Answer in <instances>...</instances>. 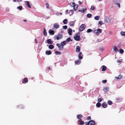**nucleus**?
Instances as JSON below:
<instances>
[{
	"label": "nucleus",
	"mask_w": 125,
	"mask_h": 125,
	"mask_svg": "<svg viewBox=\"0 0 125 125\" xmlns=\"http://www.w3.org/2000/svg\"><path fill=\"white\" fill-rule=\"evenodd\" d=\"M68 10H66L65 11L66 14H69L70 16L73 15L74 12V11L73 10H70L69 12H68Z\"/></svg>",
	"instance_id": "f257e3e1"
},
{
	"label": "nucleus",
	"mask_w": 125,
	"mask_h": 125,
	"mask_svg": "<svg viewBox=\"0 0 125 125\" xmlns=\"http://www.w3.org/2000/svg\"><path fill=\"white\" fill-rule=\"evenodd\" d=\"M85 26L84 24H82L79 29V30L80 31H83L85 28Z\"/></svg>",
	"instance_id": "f03ea898"
},
{
	"label": "nucleus",
	"mask_w": 125,
	"mask_h": 125,
	"mask_svg": "<svg viewBox=\"0 0 125 125\" xmlns=\"http://www.w3.org/2000/svg\"><path fill=\"white\" fill-rule=\"evenodd\" d=\"M62 34H58L57 35L54 36V38L57 40H58L62 38Z\"/></svg>",
	"instance_id": "7ed1b4c3"
},
{
	"label": "nucleus",
	"mask_w": 125,
	"mask_h": 125,
	"mask_svg": "<svg viewBox=\"0 0 125 125\" xmlns=\"http://www.w3.org/2000/svg\"><path fill=\"white\" fill-rule=\"evenodd\" d=\"M78 34H79V35H76L75 36H74V39L77 41H79L80 39V34L79 33H78Z\"/></svg>",
	"instance_id": "20e7f679"
},
{
	"label": "nucleus",
	"mask_w": 125,
	"mask_h": 125,
	"mask_svg": "<svg viewBox=\"0 0 125 125\" xmlns=\"http://www.w3.org/2000/svg\"><path fill=\"white\" fill-rule=\"evenodd\" d=\"M73 9L75 11L77 10L78 9V5L75 4L74 2L73 3Z\"/></svg>",
	"instance_id": "39448f33"
},
{
	"label": "nucleus",
	"mask_w": 125,
	"mask_h": 125,
	"mask_svg": "<svg viewBox=\"0 0 125 125\" xmlns=\"http://www.w3.org/2000/svg\"><path fill=\"white\" fill-rule=\"evenodd\" d=\"M97 31L96 32H95L96 35L97 36L98 35H99V33H101L102 32V30L100 29H98L97 30Z\"/></svg>",
	"instance_id": "423d86ee"
},
{
	"label": "nucleus",
	"mask_w": 125,
	"mask_h": 125,
	"mask_svg": "<svg viewBox=\"0 0 125 125\" xmlns=\"http://www.w3.org/2000/svg\"><path fill=\"white\" fill-rule=\"evenodd\" d=\"M95 122L93 120H91L89 121L87 125H95Z\"/></svg>",
	"instance_id": "0eeeda50"
},
{
	"label": "nucleus",
	"mask_w": 125,
	"mask_h": 125,
	"mask_svg": "<svg viewBox=\"0 0 125 125\" xmlns=\"http://www.w3.org/2000/svg\"><path fill=\"white\" fill-rule=\"evenodd\" d=\"M78 123L79 124L82 125L84 124V122L82 120V119H80L78 121Z\"/></svg>",
	"instance_id": "6e6552de"
},
{
	"label": "nucleus",
	"mask_w": 125,
	"mask_h": 125,
	"mask_svg": "<svg viewBox=\"0 0 125 125\" xmlns=\"http://www.w3.org/2000/svg\"><path fill=\"white\" fill-rule=\"evenodd\" d=\"M53 27L56 29L58 28L59 27V24L57 23H55L53 24Z\"/></svg>",
	"instance_id": "1a4fd4ad"
},
{
	"label": "nucleus",
	"mask_w": 125,
	"mask_h": 125,
	"mask_svg": "<svg viewBox=\"0 0 125 125\" xmlns=\"http://www.w3.org/2000/svg\"><path fill=\"white\" fill-rule=\"evenodd\" d=\"M28 81V78H24L22 81V83H27Z\"/></svg>",
	"instance_id": "9d476101"
},
{
	"label": "nucleus",
	"mask_w": 125,
	"mask_h": 125,
	"mask_svg": "<svg viewBox=\"0 0 125 125\" xmlns=\"http://www.w3.org/2000/svg\"><path fill=\"white\" fill-rule=\"evenodd\" d=\"M82 53L81 52H79V55H78V57L79 59H82L83 58L82 56L83 55H82Z\"/></svg>",
	"instance_id": "9b49d317"
},
{
	"label": "nucleus",
	"mask_w": 125,
	"mask_h": 125,
	"mask_svg": "<svg viewBox=\"0 0 125 125\" xmlns=\"http://www.w3.org/2000/svg\"><path fill=\"white\" fill-rule=\"evenodd\" d=\"M66 42L65 41H64L63 42H62L61 43V48L63 49V46L64 45H65L66 44Z\"/></svg>",
	"instance_id": "f8f14e48"
},
{
	"label": "nucleus",
	"mask_w": 125,
	"mask_h": 125,
	"mask_svg": "<svg viewBox=\"0 0 125 125\" xmlns=\"http://www.w3.org/2000/svg\"><path fill=\"white\" fill-rule=\"evenodd\" d=\"M102 106L104 108H106L107 106V104L105 102H104L102 105Z\"/></svg>",
	"instance_id": "ddd939ff"
},
{
	"label": "nucleus",
	"mask_w": 125,
	"mask_h": 125,
	"mask_svg": "<svg viewBox=\"0 0 125 125\" xmlns=\"http://www.w3.org/2000/svg\"><path fill=\"white\" fill-rule=\"evenodd\" d=\"M52 52L51 51L49 50V51H46L45 53L46 55H49L52 54Z\"/></svg>",
	"instance_id": "4468645a"
},
{
	"label": "nucleus",
	"mask_w": 125,
	"mask_h": 125,
	"mask_svg": "<svg viewBox=\"0 0 125 125\" xmlns=\"http://www.w3.org/2000/svg\"><path fill=\"white\" fill-rule=\"evenodd\" d=\"M25 2L26 3H27V7L29 8H31V6L29 2L28 1H25Z\"/></svg>",
	"instance_id": "2eb2a0df"
},
{
	"label": "nucleus",
	"mask_w": 125,
	"mask_h": 125,
	"mask_svg": "<svg viewBox=\"0 0 125 125\" xmlns=\"http://www.w3.org/2000/svg\"><path fill=\"white\" fill-rule=\"evenodd\" d=\"M49 32L50 34L52 35H54V31L53 30L51 29H50L49 31Z\"/></svg>",
	"instance_id": "dca6fc26"
},
{
	"label": "nucleus",
	"mask_w": 125,
	"mask_h": 125,
	"mask_svg": "<svg viewBox=\"0 0 125 125\" xmlns=\"http://www.w3.org/2000/svg\"><path fill=\"white\" fill-rule=\"evenodd\" d=\"M47 42L48 44H52L53 43L52 42L50 39H48L47 40Z\"/></svg>",
	"instance_id": "f3484780"
},
{
	"label": "nucleus",
	"mask_w": 125,
	"mask_h": 125,
	"mask_svg": "<svg viewBox=\"0 0 125 125\" xmlns=\"http://www.w3.org/2000/svg\"><path fill=\"white\" fill-rule=\"evenodd\" d=\"M72 32V30L71 29H69L68 30V33L69 35H71Z\"/></svg>",
	"instance_id": "a211bd4d"
},
{
	"label": "nucleus",
	"mask_w": 125,
	"mask_h": 125,
	"mask_svg": "<svg viewBox=\"0 0 125 125\" xmlns=\"http://www.w3.org/2000/svg\"><path fill=\"white\" fill-rule=\"evenodd\" d=\"M80 51V47L78 46H76V51L77 52H78Z\"/></svg>",
	"instance_id": "6ab92c4d"
},
{
	"label": "nucleus",
	"mask_w": 125,
	"mask_h": 125,
	"mask_svg": "<svg viewBox=\"0 0 125 125\" xmlns=\"http://www.w3.org/2000/svg\"><path fill=\"white\" fill-rule=\"evenodd\" d=\"M113 50L115 52H117L118 51V49L117 47L116 46H115L113 48Z\"/></svg>",
	"instance_id": "aec40b11"
},
{
	"label": "nucleus",
	"mask_w": 125,
	"mask_h": 125,
	"mask_svg": "<svg viewBox=\"0 0 125 125\" xmlns=\"http://www.w3.org/2000/svg\"><path fill=\"white\" fill-rule=\"evenodd\" d=\"M106 67L104 65L102 66V71H104L106 70Z\"/></svg>",
	"instance_id": "412c9836"
},
{
	"label": "nucleus",
	"mask_w": 125,
	"mask_h": 125,
	"mask_svg": "<svg viewBox=\"0 0 125 125\" xmlns=\"http://www.w3.org/2000/svg\"><path fill=\"white\" fill-rule=\"evenodd\" d=\"M81 62V61L79 60H77L75 61V63L76 64H79Z\"/></svg>",
	"instance_id": "4be33fe9"
},
{
	"label": "nucleus",
	"mask_w": 125,
	"mask_h": 125,
	"mask_svg": "<svg viewBox=\"0 0 125 125\" xmlns=\"http://www.w3.org/2000/svg\"><path fill=\"white\" fill-rule=\"evenodd\" d=\"M77 117L78 119H81L82 117V115L81 114H79L77 115Z\"/></svg>",
	"instance_id": "5701e85b"
},
{
	"label": "nucleus",
	"mask_w": 125,
	"mask_h": 125,
	"mask_svg": "<svg viewBox=\"0 0 125 125\" xmlns=\"http://www.w3.org/2000/svg\"><path fill=\"white\" fill-rule=\"evenodd\" d=\"M75 22L73 21H71L70 22V26H74Z\"/></svg>",
	"instance_id": "b1692460"
},
{
	"label": "nucleus",
	"mask_w": 125,
	"mask_h": 125,
	"mask_svg": "<svg viewBox=\"0 0 125 125\" xmlns=\"http://www.w3.org/2000/svg\"><path fill=\"white\" fill-rule=\"evenodd\" d=\"M43 34L44 36H45L47 35V33L45 29L44 28L43 29Z\"/></svg>",
	"instance_id": "393cba45"
},
{
	"label": "nucleus",
	"mask_w": 125,
	"mask_h": 125,
	"mask_svg": "<svg viewBox=\"0 0 125 125\" xmlns=\"http://www.w3.org/2000/svg\"><path fill=\"white\" fill-rule=\"evenodd\" d=\"M54 47V46L53 45H50L49 46V48L50 49H52Z\"/></svg>",
	"instance_id": "a878e982"
},
{
	"label": "nucleus",
	"mask_w": 125,
	"mask_h": 125,
	"mask_svg": "<svg viewBox=\"0 0 125 125\" xmlns=\"http://www.w3.org/2000/svg\"><path fill=\"white\" fill-rule=\"evenodd\" d=\"M107 103L109 105H111L113 104V102L110 100H109L107 101Z\"/></svg>",
	"instance_id": "bb28decb"
},
{
	"label": "nucleus",
	"mask_w": 125,
	"mask_h": 125,
	"mask_svg": "<svg viewBox=\"0 0 125 125\" xmlns=\"http://www.w3.org/2000/svg\"><path fill=\"white\" fill-rule=\"evenodd\" d=\"M122 76L121 75H119L118 77H115V78L116 79H120L122 77Z\"/></svg>",
	"instance_id": "cd10ccee"
},
{
	"label": "nucleus",
	"mask_w": 125,
	"mask_h": 125,
	"mask_svg": "<svg viewBox=\"0 0 125 125\" xmlns=\"http://www.w3.org/2000/svg\"><path fill=\"white\" fill-rule=\"evenodd\" d=\"M116 100H119L121 101H122V98L121 97H117L116 98Z\"/></svg>",
	"instance_id": "c85d7f7f"
},
{
	"label": "nucleus",
	"mask_w": 125,
	"mask_h": 125,
	"mask_svg": "<svg viewBox=\"0 0 125 125\" xmlns=\"http://www.w3.org/2000/svg\"><path fill=\"white\" fill-rule=\"evenodd\" d=\"M100 17L99 16H96L94 17V19L96 20H98L99 19Z\"/></svg>",
	"instance_id": "c756f323"
},
{
	"label": "nucleus",
	"mask_w": 125,
	"mask_h": 125,
	"mask_svg": "<svg viewBox=\"0 0 125 125\" xmlns=\"http://www.w3.org/2000/svg\"><path fill=\"white\" fill-rule=\"evenodd\" d=\"M70 41H72V40H71V38L70 37H69V38H68L66 39V42H68Z\"/></svg>",
	"instance_id": "7c9ffc66"
},
{
	"label": "nucleus",
	"mask_w": 125,
	"mask_h": 125,
	"mask_svg": "<svg viewBox=\"0 0 125 125\" xmlns=\"http://www.w3.org/2000/svg\"><path fill=\"white\" fill-rule=\"evenodd\" d=\"M67 20L66 19L64 20L63 21V22L64 24H66L67 22Z\"/></svg>",
	"instance_id": "2f4dec72"
},
{
	"label": "nucleus",
	"mask_w": 125,
	"mask_h": 125,
	"mask_svg": "<svg viewBox=\"0 0 125 125\" xmlns=\"http://www.w3.org/2000/svg\"><path fill=\"white\" fill-rule=\"evenodd\" d=\"M101 105V104L99 102L97 103L96 104V106L98 107H100Z\"/></svg>",
	"instance_id": "473e14b6"
},
{
	"label": "nucleus",
	"mask_w": 125,
	"mask_h": 125,
	"mask_svg": "<svg viewBox=\"0 0 125 125\" xmlns=\"http://www.w3.org/2000/svg\"><path fill=\"white\" fill-rule=\"evenodd\" d=\"M108 90V88L107 87H105L103 89V90H104L105 92H106Z\"/></svg>",
	"instance_id": "72a5a7b5"
},
{
	"label": "nucleus",
	"mask_w": 125,
	"mask_h": 125,
	"mask_svg": "<svg viewBox=\"0 0 125 125\" xmlns=\"http://www.w3.org/2000/svg\"><path fill=\"white\" fill-rule=\"evenodd\" d=\"M87 16L88 18H90L92 16V14H88L87 15Z\"/></svg>",
	"instance_id": "f704fd0d"
},
{
	"label": "nucleus",
	"mask_w": 125,
	"mask_h": 125,
	"mask_svg": "<svg viewBox=\"0 0 125 125\" xmlns=\"http://www.w3.org/2000/svg\"><path fill=\"white\" fill-rule=\"evenodd\" d=\"M121 34L122 36H125V32H121Z\"/></svg>",
	"instance_id": "c9c22d12"
},
{
	"label": "nucleus",
	"mask_w": 125,
	"mask_h": 125,
	"mask_svg": "<svg viewBox=\"0 0 125 125\" xmlns=\"http://www.w3.org/2000/svg\"><path fill=\"white\" fill-rule=\"evenodd\" d=\"M17 9L20 10H21L22 9V6H20L18 7Z\"/></svg>",
	"instance_id": "e433bc0d"
},
{
	"label": "nucleus",
	"mask_w": 125,
	"mask_h": 125,
	"mask_svg": "<svg viewBox=\"0 0 125 125\" xmlns=\"http://www.w3.org/2000/svg\"><path fill=\"white\" fill-rule=\"evenodd\" d=\"M56 45L59 48H60V49H60V48H61V45H60V44H58V43H57V44H56Z\"/></svg>",
	"instance_id": "4c0bfd02"
},
{
	"label": "nucleus",
	"mask_w": 125,
	"mask_h": 125,
	"mask_svg": "<svg viewBox=\"0 0 125 125\" xmlns=\"http://www.w3.org/2000/svg\"><path fill=\"white\" fill-rule=\"evenodd\" d=\"M106 22H108L110 21V20L109 18H107L106 19Z\"/></svg>",
	"instance_id": "58836bf2"
},
{
	"label": "nucleus",
	"mask_w": 125,
	"mask_h": 125,
	"mask_svg": "<svg viewBox=\"0 0 125 125\" xmlns=\"http://www.w3.org/2000/svg\"><path fill=\"white\" fill-rule=\"evenodd\" d=\"M119 52L121 53L122 54L123 53L124 51L123 50V49H120Z\"/></svg>",
	"instance_id": "ea45409f"
},
{
	"label": "nucleus",
	"mask_w": 125,
	"mask_h": 125,
	"mask_svg": "<svg viewBox=\"0 0 125 125\" xmlns=\"http://www.w3.org/2000/svg\"><path fill=\"white\" fill-rule=\"evenodd\" d=\"M92 31V30L90 29H87V33H89L91 32Z\"/></svg>",
	"instance_id": "a19ab883"
},
{
	"label": "nucleus",
	"mask_w": 125,
	"mask_h": 125,
	"mask_svg": "<svg viewBox=\"0 0 125 125\" xmlns=\"http://www.w3.org/2000/svg\"><path fill=\"white\" fill-rule=\"evenodd\" d=\"M95 9V7L93 6H92L91 7V9L92 10H93Z\"/></svg>",
	"instance_id": "79ce46f5"
},
{
	"label": "nucleus",
	"mask_w": 125,
	"mask_h": 125,
	"mask_svg": "<svg viewBox=\"0 0 125 125\" xmlns=\"http://www.w3.org/2000/svg\"><path fill=\"white\" fill-rule=\"evenodd\" d=\"M103 99L102 98V97L101 98H99L98 99V101L99 102H101L102 100Z\"/></svg>",
	"instance_id": "37998d69"
},
{
	"label": "nucleus",
	"mask_w": 125,
	"mask_h": 125,
	"mask_svg": "<svg viewBox=\"0 0 125 125\" xmlns=\"http://www.w3.org/2000/svg\"><path fill=\"white\" fill-rule=\"evenodd\" d=\"M63 28L64 29H67V27L66 25H65L63 26Z\"/></svg>",
	"instance_id": "c03bdc74"
},
{
	"label": "nucleus",
	"mask_w": 125,
	"mask_h": 125,
	"mask_svg": "<svg viewBox=\"0 0 125 125\" xmlns=\"http://www.w3.org/2000/svg\"><path fill=\"white\" fill-rule=\"evenodd\" d=\"M55 53L56 54H60L61 53V52H59V51H56L55 52Z\"/></svg>",
	"instance_id": "a18cd8bd"
},
{
	"label": "nucleus",
	"mask_w": 125,
	"mask_h": 125,
	"mask_svg": "<svg viewBox=\"0 0 125 125\" xmlns=\"http://www.w3.org/2000/svg\"><path fill=\"white\" fill-rule=\"evenodd\" d=\"M98 23L99 24L102 25L103 24V22L102 21H100Z\"/></svg>",
	"instance_id": "49530a36"
},
{
	"label": "nucleus",
	"mask_w": 125,
	"mask_h": 125,
	"mask_svg": "<svg viewBox=\"0 0 125 125\" xmlns=\"http://www.w3.org/2000/svg\"><path fill=\"white\" fill-rule=\"evenodd\" d=\"M107 80H103L102 82L103 83H105L106 82Z\"/></svg>",
	"instance_id": "de8ad7c7"
},
{
	"label": "nucleus",
	"mask_w": 125,
	"mask_h": 125,
	"mask_svg": "<svg viewBox=\"0 0 125 125\" xmlns=\"http://www.w3.org/2000/svg\"><path fill=\"white\" fill-rule=\"evenodd\" d=\"M46 6L47 8H48L49 6V5L48 3H46Z\"/></svg>",
	"instance_id": "09e8293b"
},
{
	"label": "nucleus",
	"mask_w": 125,
	"mask_h": 125,
	"mask_svg": "<svg viewBox=\"0 0 125 125\" xmlns=\"http://www.w3.org/2000/svg\"><path fill=\"white\" fill-rule=\"evenodd\" d=\"M13 2H15L16 1L17 2L21 1V0L19 1V0H13Z\"/></svg>",
	"instance_id": "8fccbe9b"
},
{
	"label": "nucleus",
	"mask_w": 125,
	"mask_h": 125,
	"mask_svg": "<svg viewBox=\"0 0 125 125\" xmlns=\"http://www.w3.org/2000/svg\"><path fill=\"white\" fill-rule=\"evenodd\" d=\"M86 10V8L85 9H83V10H82V12L83 13L84 12V11L85 10Z\"/></svg>",
	"instance_id": "3c124183"
},
{
	"label": "nucleus",
	"mask_w": 125,
	"mask_h": 125,
	"mask_svg": "<svg viewBox=\"0 0 125 125\" xmlns=\"http://www.w3.org/2000/svg\"><path fill=\"white\" fill-rule=\"evenodd\" d=\"M91 116H89L87 117V120H91Z\"/></svg>",
	"instance_id": "603ef678"
},
{
	"label": "nucleus",
	"mask_w": 125,
	"mask_h": 125,
	"mask_svg": "<svg viewBox=\"0 0 125 125\" xmlns=\"http://www.w3.org/2000/svg\"><path fill=\"white\" fill-rule=\"evenodd\" d=\"M118 6V7L119 8L120 7V4L119 3H117V4Z\"/></svg>",
	"instance_id": "864d4df0"
},
{
	"label": "nucleus",
	"mask_w": 125,
	"mask_h": 125,
	"mask_svg": "<svg viewBox=\"0 0 125 125\" xmlns=\"http://www.w3.org/2000/svg\"><path fill=\"white\" fill-rule=\"evenodd\" d=\"M117 62L118 63H119L121 62V61L119 60H118L117 61Z\"/></svg>",
	"instance_id": "5fc2aeb1"
},
{
	"label": "nucleus",
	"mask_w": 125,
	"mask_h": 125,
	"mask_svg": "<svg viewBox=\"0 0 125 125\" xmlns=\"http://www.w3.org/2000/svg\"><path fill=\"white\" fill-rule=\"evenodd\" d=\"M78 2H79V4H82V2L80 1H79Z\"/></svg>",
	"instance_id": "6e6d98bb"
},
{
	"label": "nucleus",
	"mask_w": 125,
	"mask_h": 125,
	"mask_svg": "<svg viewBox=\"0 0 125 125\" xmlns=\"http://www.w3.org/2000/svg\"><path fill=\"white\" fill-rule=\"evenodd\" d=\"M23 21H24L26 22L27 21V20H26L24 19Z\"/></svg>",
	"instance_id": "4d7b16f0"
},
{
	"label": "nucleus",
	"mask_w": 125,
	"mask_h": 125,
	"mask_svg": "<svg viewBox=\"0 0 125 125\" xmlns=\"http://www.w3.org/2000/svg\"><path fill=\"white\" fill-rule=\"evenodd\" d=\"M82 10H79V12H82Z\"/></svg>",
	"instance_id": "13d9d810"
},
{
	"label": "nucleus",
	"mask_w": 125,
	"mask_h": 125,
	"mask_svg": "<svg viewBox=\"0 0 125 125\" xmlns=\"http://www.w3.org/2000/svg\"><path fill=\"white\" fill-rule=\"evenodd\" d=\"M63 32V31H61V32L62 33Z\"/></svg>",
	"instance_id": "bf43d9fd"
},
{
	"label": "nucleus",
	"mask_w": 125,
	"mask_h": 125,
	"mask_svg": "<svg viewBox=\"0 0 125 125\" xmlns=\"http://www.w3.org/2000/svg\"><path fill=\"white\" fill-rule=\"evenodd\" d=\"M60 14H61V15H62V13H60Z\"/></svg>",
	"instance_id": "052dcab7"
},
{
	"label": "nucleus",
	"mask_w": 125,
	"mask_h": 125,
	"mask_svg": "<svg viewBox=\"0 0 125 125\" xmlns=\"http://www.w3.org/2000/svg\"><path fill=\"white\" fill-rule=\"evenodd\" d=\"M35 41H36V39H35Z\"/></svg>",
	"instance_id": "680f3d73"
},
{
	"label": "nucleus",
	"mask_w": 125,
	"mask_h": 125,
	"mask_svg": "<svg viewBox=\"0 0 125 125\" xmlns=\"http://www.w3.org/2000/svg\"><path fill=\"white\" fill-rule=\"evenodd\" d=\"M37 41H36L35 42V43H37Z\"/></svg>",
	"instance_id": "e2e57ef3"
},
{
	"label": "nucleus",
	"mask_w": 125,
	"mask_h": 125,
	"mask_svg": "<svg viewBox=\"0 0 125 125\" xmlns=\"http://www.w3.org/2000/svg\"><path fill=\"white\" fill-rule=\"evenodd\" d=\"M111 31H110V32H109V33H111Z\"/></svg>",
	"instance_id": "0e129e2a"
},
{
	"label": "nucleus",
	"mask_w": 125,
	"mask_h": 125,
	"mask_svg": "<svg viewBox=\"0 0 125 125\" xmlns=\"http://www.w3.org/2000/svg\"><path fill=\"white\" fill-rule=\"evenodd\" d=\"M50 69V67H49V69Z\"/></svg>",
	"instance_id": "69168bd1"
}]
</instances>
